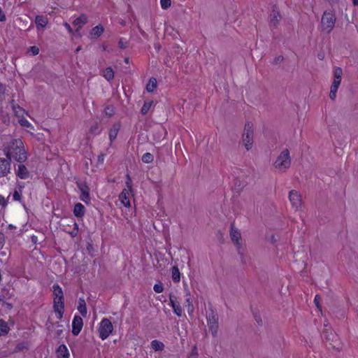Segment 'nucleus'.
<instances>
[{"label": "nucleus", "instance_id": "nucleus-1", "mask_svg": "<svg viewBox=\"0 0 358 358\" xmlns=\"http://www.w3.org/2000/svg\"><path fill=\"white\" fill-rule=\"evenodd\" d=\"M6 158L11 162L13 159L18 163H23L27 159V152L21 139H12L4 149Z\"/></svg>", "mask_w": 358, "mask_h": 358}, {"label": "nucleus", "instance_id": "nucleus-2", "mask_svg": "<svg viewBox=\"0 0 358 358\" xmlns=\"http://www.w3.org/2000/svg\"><path fill=\"white\" fill-rule=\"evenodd\" d=\"M291 157L288 149H284L277 157L273 163L275 169L280 172H285L291 166Z\"/></svg>", "mask_w": 358, "mask_h": 358}, {"label": "nucleus", "instance_id": "nucleus-3", "mask_svg": "<svg viewBox=\"0 0 358 358\" xmlns=\"http://www.w3.org/2000/svg\"><path fill=\"white\" fill-rule=\"evenodd\" d=\"M336 21L335 14L331 11H324L321 18V31L329 34L334 29Z\"/></svg>", "mask_w": 358, "mask_h": 358}, {"label": "nucleus", "instance_id": "nucleus-4", "mask_svg": "<svg viewBox=\"0 0 358 358\" xmlns=\"http://www.w3.org/2000/svg\"><path fill=\"white\" fill-rule=\"evenodd\" d=\"M243 142L248 150L252 148L253 144V125L250 122H247L245 125Z\"/></svg>", "mask_w": 358, "mask_h": 358}, {"label": "nucleus", "instance_id": "nucleus-5", "mask_svg": "<svg viewBox=\"0 0 358 358\" xmlns=\"http://www.w3.org/2000/svg\"><path fill=\"white\" fill-rule=\"evenodd\" d=\"M230 237L238 250V253L241 256L242 262H243V247L241 242V235L239 230L235 228L234 224L231 225Z\"/></svg>", "mask_w": 358, "mask_h": 358}, {"label": "nucleus", "instance_id": "nucleus-6", "mask_svg": "<svg viewBox=\"0 0 358 358\" xmlns=\"http://www.w3.org/2000/svg\"><path fill=\"white\" fill-rule=\"evenodd\" d=\"M113 329L111 322L106 318L101 320L99 329V336L102 340L107 338Z\"/></svg>", "mask_w": 358, "mask_h": 358}, {"label": "nucleus", "instance_id": "nucleus-7", "mask_svg": "<svg viewBox=\"0 0 358 358\" xmlns=\"http://www.w3.org/2000/svg\"><path fill=\"white\" fill-rule=\"evenodd\" d=\"M207 322L213 336H215L218 329V315L212 310L207 315Z\"/></svg>", "mask_w": 358, "mask_h": 358}, {"label": "nucleus", "instance_id": "nucleus-8", "mask_svg": "<svg viewBox=\"0 0 358 358\" xmlns=\"http://www.w3.org/2000/svg\"><path fill=\"white\" fill-rule=\"evenodd\" d=\"M15 173L18 178L22 180L28 179L30 177V173L23 163H19L17 166H15Z\"/></svg>", "mask_w": 358, "mask_h": 358}, {"label": "nucleus", "instance_id": "nucleus-9", "mask_svg": "<svg viewBox=\"0 0 358 358\" xmlns=\"http://www.w3.org/2000/svg\"><path fill=\"white\" fill-rule=\"evenodd\" d=\"M78 187L81 192L80 196V199L85 203H89L90 202L89 187L85 182L78 183Z\"/></svg>", "mask_w": 358, "mask_h": 358}, {"label": "nucleus", "instance_id": "nucleus-10", "mask_svg": "<svg viewBox=\"0 0 358 358\" xmlns=\"http://www.w3.org/2000/svg\"><path fill=\"white\" fill-rule=\"evenodd\" d=\"M289 199L290 203L296 210L299 209V208L301 205V195L296 190H291L289 193Z\"/></svg>", "mask_w": 358, "mask_h": 358}, {"label": "nucleus", "instance_id": "nucleus-11", "mask_svg": "<svg viewBox=\"0 0 358 358\" xmlns=\"http://www.w3.org/2000/svg\"><path fill=\"white\" fill-rule=\"evenodd\" d=\"M83 327V321L80 316L75 315L72 321V334L78 336Z\"/></svg>", "mask_w": 358, "mask_h": 358}, {"label": "nucleus", "instance_id": "nucleus-12", "mask_svg": "<svg viewBox=\"0 0 358 358\" xmlns=\"http://www.w3.org/2000/svg\"><path fill=\"white\" fill-rule=\"evenodd\" d=\"M10 172V162L7 158L0 157V178L6 176Z\"/></svg>", "mask_w": 358, "mask_h": 358}, {"label": "nucleus", "instance_id": "nucleus-13", "mask_svg": "<svg viewBox=\"0 0 358 358\" xmlns=\"http://www.w3.org/2000/svg\"><path fill=\"white\" fill-rule=\"evenodd\" d=\"M170 304L173 308V312L178 316L181 317L182 314V309L180 303L177 301V298L172 294H169Z\"/></svg>", "mask_w": 358, "mask_h": 358}, {"label": "nucleus", "instance_id": "nucleus-14", "mask_svg": "<svg viewBox=\"0 0 358 358\" xmlns=\"http://www.w3.org/2000/svg\"><path fill=\"white\" fill-rule=\"evenodd\" d=\"M131 192L129 189H124L119 195V199L125 207L131 206L129 195Z\"/></svg>", "mask_w": 358, "mask_h": 358}, {"label": "nucleus", "instance_id": "nucleus-15", "mask_svg": "<svg viewBox=\"0 0 358 358\" xmlns=\"http://www.w3.org/2000/svg\"><path fill=\"white\" fill-rule=\"evenodd\" d=\"M53 308L57 319L61 320L64 314V301L54 302Z\"/></svg>", "mask_w": 358, "mask_h": 358}, {"label": "nucleus", "instance_id": "nucleus-16", "mask_svg": "<svg viewBox=\"0 0 358 358\" xmlns=\"http://www.w3.org/2000/svg\"><path fill=\"white\" fill-rule=\"evenodd\" d=\"M48 23V18L45 15H36L35 17V24L36 25V28L43 29L46 27Z\"/></svg>", "mask_w": 358, "mask_h": 358}, {"label": "nucleus", "instance_id": "nucleus-17", "mask_svg": "<svg viewBox=\"0 0 358 358\" xmlns=\"http://www.w3.org/2000/svg\"><path fill=\"white\" fill-rule=\"evenodd\" d=\"M57 358H69V352L67 347L62 344L56 350Z\"/></svg>", "mask_w": 358, "mask_h": 358}, {"label": "nucleus", "instance_id": "nucleus-18", "mask_svg": "<svg viewBox=\"0 0 358 358\" xmlns=\"http://www.w3.org/2000/svg\"><path fill=\"white\" fill-rule=\"evenodd\" d=\"M87 22V17L85 15H81L73 22V24L77 27L78 29L82 28Z\"/></svg>", "mask_w": 358, "mask_h": 358}, {"label": "nucleus", "instance_id": "nucleus-19", "mask_svg": "<svg viewBox=\"0 0 358 358\" xmlns=\"http://www.w3.org/2000/svg\"><path fill=\"white\" fill-rule=\"evenodd\" d=\"M73 214L77 217H82L85 214V206L80 203H77L74 206Z\"/></svg>", "mask_w": 358, "mask_h": 358}, {"label": "nucleus", "instance_id": "nucleus-20", "mask_svg": "<svg viewBox=\"0 0 358 358\" xmlns=\"http://www.w3.org/2000/svg\"><path fill=\"white\" fill-rule=\"evenodd\" d=\"M280 15L278 10L273 9L270 15V24L271 26H276L280 19Z\"/></svg>", "mask_w": 358, "mask_h": 358}, {"label": "nucleus", "instance_id": "nucleus-21", "mask_svg": "<svg viewBox=\"0 0 358 358\" xmlns=\"http://www.w3.org/2000/svg\"><path fill=\"white\" fill-rule=\"evenodd\" d=\"M78 310L83 316L85 317L87 313L86 303L83 298H80L78 300Z\"/></svg>", "mask_w": 358, "mask_h": 358}, {"label": "nucleus", "instance_id": "nucleus-22", "mask_svg": "<svg viewBox=\"0 0 358 358\" xmlns=\"http://www.w3.org/2000/svg\"><path fill=\"white\" fill-rule=\"evenodd\" d=\"M120 130V125L118 124H114L109 131V138L110 142H113L117 137L118 131Z\"/></svg>", "mask_w": 358, "mask_h": 358}, {"label": "nucleus", "instance_id": "nucleus-23", "mask_svg": "<svg viewBox=\"0 0 358 358\" xmlns=\"http://www.w3.org/2000/svg\"><path fill=\"white\" fill-rule=\"evenodd\" d=\"M103 31L104 29L101 25H97L92 29L90 35L93 38H97L103 33Z\"/></svg>", "mask_w": 358, "mask_h": 358}, {"label": "nucleus", "instance_id": "nucleus-24", "mask_svg": "<svg viewBox=\"0 0 358 358\" xmlns=\"http://www.w3.org/2000/svg\"><path fill=\"white\" fill-rule=\"evenodd\" d=\"M52 289L54 299L64 297L62 289L58 284H54Z\"/></svg>", "mask_w": 358, "mask_h": 358}, {"label": "nucleus", "instance_id": "nucleus-25", "mask_svg": "<svg viewBox=\"0 0 358 358\" xmlns=\"http://www.w3.org/2000/svg\"><path fill=\"white\" fill-rule=\"evenodd\" d=\"M9 331L8 323L3 320H0V336L6 335Z\"/></svg>", "mask_w": 358, "mask_h": 358}, {"label": "nucleus", "instance_id": "nucleus-26", "mask_svg": "<svg viewBox=\"0 0 358 358\" xmlns=\"http://www.w3.org/2000/svg\"><path fill=\"white\" fill-rule=\"evenodd\" d=\"M102 76L108 80L110 81L114 78V72L110 67H108L103 70Z\"/></svg>", "mask_w": 358, "mask_h": 358}, {"label": "nucleus", "instance_id": "nucleus-27", "mask_svg": "<svg viewBox=\"0 0 358 358\" xmlns=\"http://www.w3.org/2000/svg\"><path fill=\"white\" fill-rule=\"evenodd\" d=\"M151 348L155 351H162L164 348V345L159 341L154 340L151 342Z\"/></svg>", "mask_w": 358, "mask_h": 358}, {"label": "nucleus", "instance_id": "nucleus-28", "mask_svg": "<svg viewBox=\"0 0 358 358\" xmlns=\"http://www.w3.org/2000/svg\"><path fill=\"white\" fill-rule=\"evenodd\" d=\"M172 279L175 282H178L180 280V273L177 266L172 268Z\"/></svg>", "mask_w": 358, "mask_h": 358}, {"label": "nucleus", "instance_id": "nucleus-29", "mask_svg": "<svg viewBox=\"0 0 358 358\" xmlns=\"http://www.w3.org/2000/svg\"><path fill=\"white\" fill-rule=\"evenodd\" d=\"M157 87V80L155 78H151L147 84L146 90L148 92H152Z\"/></svg>", "mask_w": 358, "mask_h": 358}, {"label": "nucleus", "instance_id": "nucleus-30", "mask_svg": "<svg viewBox=\"0 0 358 358\" xmlns=\"http://www.w3.org/2000/svg\"><path fill=\"white\" fill-rule=\"evenodd\" d=\"M152 101H145L143 104V106L141 108V113L142 115H146L150 109L151 108V106L152 105Z\"/></svg>", "mask_w": 358, "mask_h": 358}, {"label": "nucleus", "instance_id": "nucleus-31", "mask_svg": "<svg viewBox=\"0 0 358 358\" xmlns=\"http://www.w3.org/2000/svg\"><path fill=\"white\" fill-rule=\"evenodd\" d=\"M22 186H20L19 190H15L13 194V199L17 201H21L22 194Z\"/></svg>", "mask_w": 358, "mask_h": 358}, {"label": "nucleus", "instance_id": "nucleus-32", "mask_svg": "<svg viewBox=\"0 0 358 358\" xmlns=\"http://www.w3.org/2000/svg\"><path fill=\"white\" fill-rule=\"evenodd\" d=\"M28 349V345L27 343L22 342L16 345L15 349L13 350V352H19L23 351L24 350Z\"/></svg>", "mask_w": 358, "mask_h": 358}, {"label": "nucleus", "instance_id": "nucleus-33", "mask_svg": "<svg viewBox=\"0 0 358 358\" xmlns=\"http://www.w3.org/2000/svg\"><path fill=\"white\" fill-rule=\"evenodd\" d=\"M141 159L144 163L150 164L153 162L154 157L151 153L146 152L142 156Z\"/></svg>", "mask_w": 358, "mask_h": 358}, {"label": "nucleus", "instance_id": "nucleus-34", "mask_svg": "<svg viewBox=\"0 0 358 358\" xmlns=\"http://www.w3.org/2000/svg\"><path fill=\"white\" fill-rule=\"evenodd\" d=\"M186 296L185 303H187L186 306H187V311L188 313H192L194 311V306L189 297V292L187 293Z\"/></svg>", "mask_w": 358, "mask_h": 358}, {"label": "nucleus", "instance_id": "nucleus-35", "mask_svg": "<svg viewBox=\"0 0 358 358\" xmlns=\"http://www.w3.org/2000/svg\"><path fill=\"white\" fill-rule=\"evenodd\" d=\"M71 223L73 224V229L72 231H71L69 232V234L71 235V237H76L77 235H78V224L76 222L75 220H71Z\"/></svg>", "mask_w": 358, "mask_h": 358}, {"label": "nucleus", "instance_id": "nucleus-36", "mask_svg": "<svg viewBox=\"0 0 358 358\" xmlns=\"http://www.w3.org/2000/svg\"><path fill=\"white\" fill-rule=\"evenodd\" d=\"M343 75V70L340 67H336L334 71V78L341 80Z\"/></svg>", "mask_w": 358, "mask_h": 358}, {"label": "nucleus", "instance_id": "nucleus-37", "mask_svg": "<svg viewBox=\"0 0 358 358\" xmlns=\"http://www.w3.org/2000/svg\"><path fill=\"white\" fill-rule=\"evenodd\" d=\"M126 178H127V180L125 182V184H126V186H127V189H129V191L132 192L133 191V189H132V180H131V178L129 176V173L127 174L126 176Z\"/></svg>", "mask_w": 358, "mask_h": 358}, {"label": "nucleus", "instance_id": "nucleus-38", "mask_svg": "<svg viewBox=\"0 0 358 358\" xmlns=\"http://www.w3.org/2000/svg\"><path fill=\"white\" fill-rule=\"evenodd\" d=\"M160 5L162 8L166 10L171 5V0H160Z\"/></svg>", "mask_w": 358, "mask_h": 358}, {"label": "nucleus", "instance_id": "nucleus-39", "mask_svg": "<svg viewBox=\"0 0 358 358\" xmlns=\"http://www.w3.org/2000/svg\"><path fill=\"white\" fill-rule=\"evenodd\" d=\"M118 45L120 48L125 49L128 46V41L124 38H121L119 40Z\"/></svg>", "mask_w": 358, "mask_h": 358}, {"label": "nucleus", "instance_id": "nucleus-40", "mask_svg": "<svg viewBox=\"0 0 358 358\" xmlns=\"http://www.w3.org/2000/svg\"><path fill=\"white\" fill-rule=\"evenodd\" d=\"M54 326H55L56 328H58V329H57V330L55 331V335L57 337L60 336V335H61V334H62V332H63V330L62 329V325H61L59 322H56L55 324H54Z\"/></svg>", "mask_w": 358, "mask_h": 358}, {"label": "nucleus", "instance_id": "nucleus-41", "mask_svg": "<svg viewBox=\"0 0 358 358\" xmlns=\"http://www.w3.org/2000/svg\"><path fill=\"white\" fill-rule=\"evenodd\" d=\"M187 358H198V352L196 346H194Z\"/></svg>", "mask_w": 358, "mask_h": 358}, {"label": "nucleus", "instance_id": "nucleus-42", "mask_svg": "<svg viewBox=\"0 0 358 358\" xmlns=\"http://www.w3.org/2000/svg\"><path fill=\"white\" fill-rule=\"evenodd\" d=\"M153 289L156 293H162L164 290L162 284H155L153 287Z\"/></svg>", "mask_w": 358, "mask_h": 358}, {"label": "nucleus", "instance_id": "nucleus-43", "mask_svg": "<svg viewBox=\"0 0 358 358\" xmlns=\"http://www.w3.org/2000/svg\"><path fill=\"white\" fill-rule=\"evenodd\" d=\"M19 122L21 126L22 127H29L31 126V123L25 118H21L20 120H19Z\"/></svg>", "mask_w": 358, "mask_h": 358}, {"label": "nucleus", "instance_id": "nucleus-44", "mask_svg": "<svg viewBox=\"0 0 358 358\" xmlns=\"http://www.w3.org/2000/svg\"><path fill=\"white\" fill-rule=\"evenodd\" d=\"M8 204L7 200L5 199V197L0 194V206L3 208L6 207Z\"/></svg>", "mask_w": 358, "mask_h": 358}, {"label": "nucleus", "instance_id": "nucleus-45", "mask_svg": "<svg viewBox=\"0 0 358 358\" xmlns=\"http://www.w3.org/2000/svg\"><path fill=\"white\" fill-rule=\"evenodd\" d=\"M6 91V86L1 83H0V99L2 98L4 92Z\"/></svg>", "mask_w": 358, "mask_h": 358}, {"label": "nucleus", "instance_id": "nucleus-46", "mask_svg": "<svg viewBox=\"0 0 358 358\" xmlns=\"http://www.w3.org/2000/svg\"><path fill=\"white\" fill-rule=\"evenodd\" d=\"M30 49L33 55H36L39 52V49L36 46H31Z\"/></svg>", "mask_w": 358, "mask_h": 358}, {"label": "nucleus", "instance_id": "nucleus-47", "mask_svg": "<svg viewBox=\"0 0 358 358\" xmlns=\"http://www.w3.org/2000/svg\"><path fill=\"white\" fill-rule=\"evenodd\" d=\"M320 296L319 295H316L315 299H314V302L316 305V306L318 308H320Z\"/></svg>", "mask_w": 358, "mask_h": 358}, {"label": "nucleus", "instance_id": "nucleus-48", "mask_svg": "<svg viewBox=\"0 0 358 358\" xmlns=\"http://www.w3.org/2000/svg\"><path fill=\"white\" fill-rule=\"evenodd\" d=\"M341 80L334 78V81H333L331 85L338 87L341 84Z\"/></svg>", "mask_w": 358, "mask_h": 358}, {"label": "nucleus", "instance_id": "nucleus-49", "mask_svg": "<svg viewBox=\"0 0 358 358\" xmlns=\"http://www.w3.org/2000/svg\"><path fill=\"white\" fill-rule=\"evenodd\" d=\"M64 27L66 28V29L69 31V32L70 34H73V29H72L71 27L70 26V24H69V23L65 22V23L64 24Z\"/></svg>", "mask_w": 358, "mask_h": 358}, {"label": "nucleus", "instance_id": "nucleus-50", "mask_svg": "<svg viewBox=\"0 0 358 358\" xmlns=\"http://www.w3.org/2000/svg\"><path fill=\"white\" fill-rule=\"evenodd\" d=\"M104 154H101L98 157V162L100 163H103L104 160Z\"/></svg>", "mask_w": 358, "mask_h": 358}, {"label": "nucleus", "instance_id": "nucleus-51", "mask_svg": "<svg viewBox=\"0 0 358 358\" xmlns=\"http://www.w3.org/2000/svg\"><path fill=\"white\" fill-rule=\"evenodd\" d=\"M329 97L331 100H334L336 97V93L330 92H329Z\"/></svg>", "mask_w": 358, "mask_h": 358}, {"label": "nucleus", "instance_id": "nucleus-52", "mask_svg": "<svg viewBox=\"0 0 358 358\" xmlns=\"http://www.w3.org/2000/svg\"><path fill=\"white\" fill-rule=\"evenodd\" d=\"M283 60V57L282 56H278V57L275 58V63L277 64L278 62H280Z\"/></svg>", "mask_w": 358, "mask_h": 358}, {"label": "nucleus", "instance_id": "nucleus-53", "mask_svg": "<svg viewBox=\"0 0 358 358\" xmlns=\"http://www.w3.org/2000/svg\"><path fill=\"white\" fill-rule=\"evenodd\" d=\"M338 87H335V86H331V90H330V92H335L336 93L337 92V90H338Z\"/></svg>", "mask_w": 358, "mask_h": 358}, {"label": "nucleus", "instance_id": "nucleus-54", "mask_svg": "<svg viewBox=\"0 0 358 358\" xmlns=\"http://www.w3.org/2000/svg\"><path fill=\"white\" fill-rule=\"evenodd\" d=\"M317 57H318L319 59L322 60L324 59V53H319L317 55Z\"/></svg>", "mask_w": 358, "mask_h": 358}, {"label": "nucleus", "instance_id": "nucleus-55", "mask_svg": "<svg viewBox=\"0 0 358 358\" xmlns=\"http://www.w3.org/2000/svg\"><path fill=\"white\" fill-rule=\"evenodd\" d=\"M61 301H64V297L54 299V302Z\"/></svg>", "mask_w": 358, "mask_h": 358}, {"label": "nucleus", "instance_id": "nucleus-56", "mask_svg": "<svg viewBox=\"0 0 358 358\" xmlns=\"http://www.w3.org/2000/svg\"><path fill=\"white\" fill-rule=\"evenodd\" d=\"M352 3L354 6H358V0H352Z\"/></svg>", "mask_w": 358, "mask_h": 358}, {"label": "nucleus", "instance_id": "nucleus-57", "mask_svg": "<svg viewBox=\"0 0 358 358\" xmlns=\"http://www.w3.org/2000/svg\"><path fill=\"white\" fill-rule=\"evenodd\" d=\"M36 238H36V236H33L31 237V239H32V241H33V242H36Z\"/></svg>", "mask_w": 358, "mask_h": 358}, {"label": "nucleus", "instance_id": "nucleus-58", "mask_svg": "<svg viewBox=\"0 0 358 358\" xmlns=\"http://www.w3.org/2000/svg\"><path fill=\"white\" fill-rule=\"evenodd\" d=\"M108 113L110 115H112V113H113V109L111 108V109L108 110Z\"/></svg>", "mask_w": 358, "mask_h": 358}, {"label": "nucleus", "instance_id": "nucleus-59", "mask_svg": "<svg viewBox=\"0 0 358 358\" xmlns=\"http://www.w3.org/2000/svg\"><path fill=\"white\" fill-rule=\"evenodd\" d=\"M272 242L274 243L275 241L274 236L271 237Z\"/></svg>", "mask_w": 358, "mask_h": 358}, {"label": "nucleus", "instance_id": "nucleus-60", "mask_svg": "<svg viewBox=\"0 0 358 358\" xmlns=\"http://www.w3.org/2000/svg\"><path fill=\"white\" fill-rule=\"evenodd\" d=\"M110 107H106V114H108V110H110Z\"/></svg>", "mask_w": 358, "mask_h": 358}, {"label": "nucleus", "instance_id": "nucleus-61", "mask_svg": "<svg viewBox=\"0 0 358 358\" xmlns=\"http://www.w3.org/2000/svg\"><path fill=\"white\" fill-rule=\"evenodd\" d=\"M6 305L9 308H12V305L10 303H6Z\"/></svg>", "mask_w": 358, "mask_h": 358}, {"label": "nucleus", "instance_id": "nucleus-62", "mask_svg": "<svg viewBox=\"0 0 358 358\" xmlns=\"http://www.w3.org/2000/svg\"><path fill=\"white\" fill-rule=\"evenodd\" d=\"M124 62L128 64L129 63V59L128 58H125Z\"/></svg>", "mask_w": 358, "mask_h": 358}, {"label": "nucleus", "instance_id": "nucleus-63", "mask_svg": "<svg viewBox=\"0 0 358 358\" xmlns=\"http://www.w3.org/2000/svg\"><path fill=\"white\" fill-rule=\"evenodd\" d=\"M80 50V47L77 48L76 52H78Z\"/></svg>", "mask_w": 358, "mask_h": 358}, {"label": "nucleus", "instance_id": "nucleus-64", "mask_svg": "<svg viewBox=\"0 0 358 358\" xmlns=\"http://www.w3.org/2000/svg\"><path fill=\"white\" fill-rule=\"evenodd\" d=\"M93 130H94V128L92 127L91 131H92Z\"/></svg>", "mask_w": 358, "mask_h": 358}]
</instances>
